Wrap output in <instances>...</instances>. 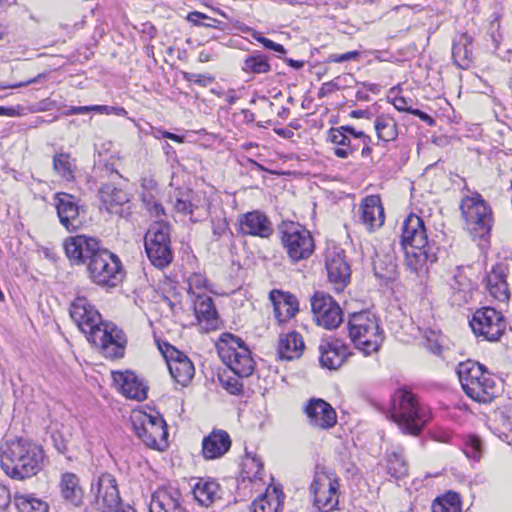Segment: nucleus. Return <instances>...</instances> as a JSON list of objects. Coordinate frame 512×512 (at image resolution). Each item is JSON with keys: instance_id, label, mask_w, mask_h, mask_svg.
Returning a JSON list of instances; mask_svg holds the SVG:
<instances>
[{"instance_id": "11", "label": "nucleus", "mask_w": 512, "mask_h": 512, "mask_svg": "<svg viewBox=\"0 0 512 512\" xmlns=\"http://www.w3.org/2000/svg\"><path fill=\"white\" fill-rule=\"evenodd\" d=\"M460 208L465 220V228L473 238H484L490 233L491 209L479 195L464 199Z\"/></svg>"}, {"instance_id": "19", "label": "nucleus", "mask_w": 512, "mask_h": 512, "mask_svg": "<svg viewBox=\"0 0 512 512\" xmlns=\"http://www.w3.org/2000/svg\"><path fill=\"white\" fill-rule=\"evenodd\" d=\"M326 270L328 280L337 292H341L349 283L351 270L340 248L333 247L326 251Z\"/></svg>"}, {"instance_id": "47", "label": "nucleus", "mask_w": 512, "mask_h": 512, "mask_svg": "<svg viewBox=\"0 0 512 512\" xmlns=\"http://www.w3.org/2000/svg\"><path fill=\"white\" fill-rule=\"evenodd\" d=\"M240 377H232L221 375L219 377L222 386L231 394L238 395L242 392L243 384L239 380Z\"/></svg>"}, {"instance_id": "61", "label": "nucleus", "mask_w": 512, "mask_h": 512, "mask_svg": "<svg viewBox=\"0 0 512 512\" xmlns=\"http://www.w3.org/2000/svg\"><path fill=\"white\" fill-rule=\"evenodd\" d=\"M88 112H90V106H73L65 112V115H79Z\"/></svg>"}, {"instance_id": "48", "label": "nucleus", "mask_w": 512, "mask_h": 512, "mask_svg": "<svg viewBox=\"0 0 512 512\" xmlns=\"http://www.w3.org/2000/svg\"><path fill=\"white\" fill-rule=\"evenodd\" d=\"M441 335L435 331H429L425 334V346L434 354L441 352Z\"/></svg>"}, {"instance_id": "41", "label": "nucleus", "mask_w": 512, "mask_h": 512, "mask_svg": "<svg viewBox=\"0 0 512 512\" xmlns=\"http://www.w3.org/2000/svg\"><path fill=\"white\" fill-rule=\"evenodd\" d=\"M281 507L280 495L275 488L253 502V512H280Z\"/></svg>"}, {"instance_id": "50", "label": "nucleus", "mask_w": 512, "mask_h": 512, "mask_svg": "<svg viewBox=\"0 0 512 512\" xmlns=\"http://www.w3.org/2000/svg\"><path fill=\"white\" fill-rule=\"evenodd\" d=\"M96 112L99 114H115L117 116H126L127 111L123 107H113L108 105H90V112Z\"/></svg>"}, {"instance_id": "40", "label": "nucleus", "mask_w": 512, "mask_h": 512, "mask_svg": "<svg viewBox=\"0 0 512 512\" xmlns=\"http://www.w3.org/2000/svg\"><path fill=\"white\" fill-rule=\"evenodd\" d=\"M472 38L463 34L459 41L453 44L452 55L457 64L461 67L468 66L472 58Z\"/></svg>"}, {"instance_id": "59", "label": "nucleus", "mask_w": 512, "mask_h": 512, "mask_svg": "<svg viewBox=\"0 0 512 512\" xmlns=\"http://www.w3.org/2000/svg\"><path fill=\"white\" fill-rule=\"evenodd\" d=\"M156 133H157V135H156L157 138H167V139L173 140L175 142H179V143H182L184 140L183 136H180V135L168 132V131L158 130Z\"/></svg>"}, {"instance_id": "36", "label": "nucleus", "mask_w": 512, "mask_h": 512, "mask_svg": "<svg viewBox=\"0 0 512 512\" xmlns=\"http://www.w3.org/2000/svg\"><path fill=\"white\" fill-rule=\"evenodd\" d=\"M193 495L201 506L209 507L220 498V486L215 481L201 479L195 484Z\"/></svg>"}, {"instance_id": "30", "label": "nucleus", "mask_w": 512, "mask_h": 512, "mask_svg": "<svg viewBox=\"0 0 512 512\" xmlns=\"http://www.w3.org/2000/svg\"><path fill=\"white\" fill-rule=\"evenodd\" d=\"M508 272V265L499 262L493 266L486 278V288L490 295L502 302L509 299V290L506 281Z\"/></svg>"}, {"instance_id": "4", "label": "nucleus", "mask_w": 512, "mask_h": 512, "mask_svg": "<svg viewBox=\"0 0 512 512\" xmlns=\"http://www.w3.org/2000/svg\"><path fill=\"white\" fill-rule=\"evenodd\" d=\"M347 327L351 341L365 355L377 352L384 341L379 319L369 311L351 314Z\"/></svg>"}, {"instance_id": "45", "label": "nucleus", "mask_w": 512, "mask_h": 512, "mask_svg": "<svg viewBox=\"0 0 512 512\" xmlns=\"http://www.w3.org/2000/svg\"><path fill=\"white\" fill-rule=\"evenodd\" d=\"M188 294L191 298H195L197 293H206L207 279L201 273H193L187 279Z\"/></svg>"}, {"instance_id": "33", "label": "nucleus", "mask_w": 512, "mask_h": 512, "mask_svg": "<svg viewBox=\"0 0 512 512\" xmlns=\"http://www.w3.org/2000/svg\"><path fill=\"white\" fill-rule=\"evenodd\" d=\"M99 198L102 207L108 213L117 215L123 214V206L129 202L127 193L111 184H105L100 188Z\"/></svg>"}, {"instance_id": "14", "label": "nucleus", "mask_w": 512, "mask_h": 512, "mask_svg": "<svg viewBox=\"0 0 512 512\" xmlns=\"http://www.w3.org/2000/svg\"><path fill=\"white\" fill-rule=\"evenodd\" d=\"M314 320L327 330L336 329L343 322V312L339 304L327 293L317 291L311 298Z\"/></svg>"}, {"instance_id": "63", "label": "nucleus", "mask_w": 512, "mask_h": 512, "mask_svg": "<svg viewBox=\"0 0 512 512\" xmlns=\"http://www.w3.org/2000/svg\"><path fill=\"white\" fill-rule=\"evenodd\" d=\"M34 512H49L48 503L34 498Z\"/></svg>"}, {"instance_id": "8", "label": "nucleus", "mask_w": 512, "mask_h": 512, "mask_svg": "<svg viewBox=\"0 0 512 512\" xmlns=\"http://www.w3.org/2000/svg\"><path fill=\"white\" fill-rule=\"evenodd\" d=\"M144 244L146 254L155 267L163 269L172 262L170 226L166 222L152 223L145 234Z\"/></svg>"}, {"instance_id": "24", "label": "nucleus", "mask_w": 512, "mask_h": 512, "mask_svg": "<svg viewBox=\"0 0 512 512\" xmlns=\"http://www.w3.org/2000/svg\"><path fill=\"white\" fill-rule=\"evenodd\" d=\"M359 219L370 232L383 225L385 216L379 196H367L362 201L359 206Z\"/></svg>"}, {"instance_id": "21", "label": "nucleus", "mask_w": 512, "mask_h": 512, "mask_svg": "<svg viewBox=\"0 0 512 512\" xmlns=\"http://www.w3.org/2000/svg\"><path fill=\"white\" fill-rule=\"evenodd\" d=\"M304 412L309 424L320 429H329L337 422V415L333 407L320 398H312L304 406Z\"/></svg>"}, {"instance_id": "1", "label": "nucleus", "mask_w": 512, "mask_h": 512, "mask_svg": "<svg viewBox=\"0 0 512 512\" xmlns=\"http://www.w3.org/2000/svg\"><path fill=\"white\" fill-rule=\"evenodd\" d=\"M70 316L87 340L106 358L123 357L127 338L114 323L104 322L98 310L83 296L70 305Z\"/></svg>"}, {"instance_id": "20", "label": "nucleus", "mask_w": 512, "mask_h": 512, "mask_svg": "<svg viewBox=\"0 0 512 512\" xmlns=\"http://www.w3.org/2000/svg\"><path fill=\"white\" fill-rule=\"evenodd\" d=\"M161 351L173 379L177 383L186 386L195 374V368L191 360L170 344H165V349H161Z\"/></svg>"}, {"instance_id": "13", "label": "nucleus", "mask_w": 512, "mask_h": 512, "mask_svg": "<svg viewBox=\"0 0 512 512\" xmlns=\"http://www.w3.org/2000/svg\"><path fill=\"white\" fill-rule=\"evenodd\" d=\"M93 505L101 512H112L121 504L118 484L114 476L102 473L91 482Z\"/></svg>"}, {"instance_id": "60", "label": "nucleus", "mask_w": 512, "mask_h": 512, "mask_svg": "<svg viewBox=\"0 0 512 512\" xmlns=\"http://www.w3.org/2000/svg\"><path fill=\"white\" fill-rule=\"evenodd\" d=\"M411 114L419 117L422 121L427 123L429 126L435 125L434 118H432L430 115H428L427 113H425L419 109H415L414 111H411Z\"/></svg>"}, {"instance_id": "52", "label": "nucleus", "mask_w": 512, "mask_h": 512, "mask_svg": "<svg viewBox=\"0 0 512 512\" xmlns=\"http://www.w3.org/2000/svg\"><path fill=\"white\" fill-rule=\"evenodd\" d=\"M253 36H254V38H255L258 42H260V43H261V44H262L266 49H269V50H272V51L278 52V53H280V54H285V53H286V50H285V48H284V46H283V45L278 44V43H276V42H274V41H272V40H270V39H268V38H266V37H263V36H261V35H256V34H254Z\"/></svg>"}, {"instance_id": "28", "label": "nucleus", "mask_w": 512, "mask_h": 512, "mask_svg": "<svg viewBox=\"0 0 512 512\" xmlns=\"http://www.w3.org/2000/svg\"><path fill=\"white\" fill-rule=\"evenodd\" d=\"M319 361L322 367L338 369L348 356V347L339 340L323 341L319 346Z\"/></svg>"}, {"instance_id": "64", "label": "nucleus", "mask_w": 512, "mask_h": 512, "mask_svg": "<svg viewBox=\"0 0 512 512\" xmlns=\"http://www.w3.org/2000/svg\"><path fill=\"white\" fill-rule=\"evenodd\" d=\"M201 24V26L207 28H220L221 22L208 16V18H204Z\"/></svg>"}, {"instance_id": "15", "label": "nucleus", "mask_w": 512, "mask_h": 512, "mask_svg": "<svg viewBox=\"0 0 512 512\" xmlns=\"http://www.w3.org/2000/svg\"><path fill=\"white\" fill-rule=\"evenodd\" d=\"M470 326L477 337L487 341H497L506 327L502 314L491 307L478 309L470 320Z\"/></svg>"}, {"instance_id": "35", "label": "nucleus", "mask_w": 512, "mask_h": 512, "mask_svg": "<svg viewBox=\"0 0 512 512\" xmlns=\"http://www.w3.org/2000/svg\"><path fill=\"white\" fill-rule=\"evenodd\" d=\"M205 199L191 189H179L174 196V208L183 214H192L195 209L202 207Z\"/></svg>"}, {"instance_id": "34", "label": "nucleus", "mask_w": 512, "mask_h": 512, "mask_svg": "<svg viewBox=\"0 0 512 512\" xmlns=\"http://www.w3.org/2000/svg\"><path fill=\"white\" fill-rule=\"evenodd\" d=\"M305 348L302 336L298 332H289L281 335L277 347V354L281 360L298 359Z\"/></svg>"}, {"instance_id": "38", "label": "nucleus", "mask_w": 512, "mask_h": 512, "mask_svg": "<svg viewBox=\"0 0 512 512\" xmlns=\"http://www.w3.org/2000/svg\"><path fill=\"white\" fill-rule=\"evenodd\" d=\"M374 128L379 140L384 142L393 141L397 138V124L388 115H380L374 121Z\"/></svg>"}, {"instance_id": "2", "label": "nucleus", "mask_w": 512, "mask_h": 512, "mask_svg": "<svg viewBox=\"0 0 512 512\" xmlns=\"http://www.w3.org/2000/svg\"><path fill=\"white\" fill-rule=\"evenodd\" d=\"M391 402V419L405 434L418 435L431 420L429 407L420 403L411 391L397 390Z\"/></svg>"}, {"instance_id": "31", "label": "nucleus", "mask_w": 512, "mask_h": 512, "mask_svg": "<svg viewBox=\"0 0 512 512\" xmlns=\"http://www.w3.org/2000/svg\"><path fill=\"white\" fill-rule=\"evenodd\" d=\"M58 487L61 497L67 504L74 507H79L83 504L84 489L81 486L78 475L72 472L62 473Z\"/></svg>"}, {"instance_id": "3", "label": "nucleus", "mask_w": 512, "mask_h": 512, "mask_svg": "<svg viewBox=\"0 0 512 512\" xmlns=\"http://www.w3.org/2000/svg\"><path fill=\"white\" fill-rule=\"evenodd\" d=\"M457 375L465 394L479 403H490L498 394V386L483 365L467 360L457 367Z\"/></svg>"}, {"instance_id": "17", "label": "nucleus", "mask_w": 512, "mask_h": 512, "mask_svg": "<svg viewBox=\"0 0 512 512\" xmlns=\"http://www.w3.org/2000/svg\"><path fill=\"white\" fill-rule=\"evenodd\" d=\"M329 140L339 145L335 149V155L340 158H346L352 153V140L363 142L361 155L369 157L371 155V138L362 131H356L352 126H341L339 128H331L328 132Z\"/></svg>"}, {"instance_id": "16", "label": "nucleus", "mask_w": 512, "mask_h": 512, "mask_svg": "<svg viewBox=\"0 0 512 512\" xmlns=\"http://www.w3.org/2000/svg\"><path fill=\"white\" fill-rule=\"evenodd\" d=\"M63 246L68 259L76 265H88L104 249L96 237L84 234L66 238Z\"/></svg>"}, {"instance_id": "62", "label": "nucleus", "mask_w": 512, "mask_h": 512, "mask_svg": "<svg viewBox=\"0 0 512 512\" xmlns=\"http://www.w3.org/2000/svg\"><path fill=\"white\" fill-rule=\"evenodd\" d=\"M249 465H251V467H253V468H256V471L254 472V476L258 477L263 468V465L260 462V460L253 457L245 463L246 467H248Z\"/></svg>"}, {"instance_id": "56", "label": "nucleus", "mask_w": 512, "mask_h": 512, "mask_svg": "<svg viewBox=\"0 0 512 512\" xmlns=\"http://www.w3.org/2000/svg\"><path fill=\"white\" fill-rule=\"evenodd\" d=\"M204 18H208V16L199 11H192L186 17L187 21L195 26H201V23L203 22L202 20H204Z\"/></svg>"}, {"instance_id": "22", "label": "nucleus", "mask_w": 512, "mask_h": 512, "mask_svg": "<svg viewBox=\"0 0 512 512\" xmlns=\"http://www.w3.org/2000/svg\"><path fill=\"white\" fill-rule=\"evenodd\" d=\"M428 236L422 218L410 214L403 222L401 234L402 247H428Z\"/></svg>"}, {"instance_id": "51", "label": "nucleus", "mask_w": 512, "mask_h": 512, "mask_svg": "<svg viewBox=\"0 0 512 512\" xmlns=\"http://www.w3.org/2000/svg\"><path fill=\"white\" fill-rule=\"evenodd\" d=\"M412 99L405 98L403 96H395L392 98L391 103L393 106L400 112H407L411 114V111H414L412 107Z\"/></svg>"}, {"instance_id": "23", "label": "nucleus", "mask_w": 512, "mask_h": 512, "mask_svg": "<svg viewBox=\"0 0 512 512\" xmlns=\"http://www.w3.org/2000/svg\"><path fill=\"white\" fill-rule=\"evenodd\" d=\"M240 231L244 235L268 238L272 232V223L260 211H251L239 216Z\"/></svg>"}, {"instance_id": "25", "label": "nucleus", "mask_w": 512, "mask_h": 512, "mask_svg": "<svg viewBox=\"0 0 512 512\" xmlns=\"http://www.w3.org/2000/svg\"><path fill=\"white\" fill-rule=\"evenodd\" d=\"M112 378L116 387L127 398L139 401L146 399L147 386L133 372L113 371Z\"/></svg>"}, {"instance_id": "26", "label": "nucleus", "mask_w": 512, "mask_h": 512, "mask_svg": "<svg viewBox=\"0 0 512 512\" xmlns=\"http://www.w3.org/2000/svg\"><path fill=\"white\" fill-rule=\"evenodd\" d=\"M149 512H183L181 493L173 487L158 489L152 495Z\"/></svg>"}, {"instance_id": "18", "label": "nucleus", "mask_w": 512, "mask_h": 512, "mask_svg": "<svg viewBox=\"0 0 512 512\" xmlns=\"http://www.w3.org/2000/svg\"><path fill=\"white\" fill-rule=\"evenodd\" d=\"M54 205L61 225L68 231L79 230L85 223V211L78 205L74 196L67 193H57Z\"/></svg>"}, {"instance_id": "55", "label": "nucleus", "mask_w": 512, "mask_h": 512, "mask_svg": "<svg viewBox=\"0 0 512 512\" xmlns=\"http://www.w3.org/2000/svg\"><path fill=\"white\" fill-rule=\"evenodd\" d=\"M338 78L329 82H325L322 84V86L319 89V97H326L330 95L331 93L339 90L341 86L337 82Z\"/></svg>"}, {"instance_id": "7", "label": "nucleus", "mask_w": 512, "mask_h": 512, "mask_svg": "<svg viewBox=\"0 0 512 512\" xmlns=\"http://www.w3.org/2000/svg\"><path fill=\"white\" fill-rule=\"evenodd\" d=\"M223 363L238 377H248L255 369V361L243 341L231 334H224L218 346Z\"/></svg>"}, {"instance_id": "53", "label": "nucleus", "mask_w": 512, "mask_h": 512, "mask_svg": "<svg viewBox=\"0 0 512 512\" xmlns=\"http://www.w3.org/2000/svg\"><path fill=\"white\" fill-rule=\"evenodd\" d=\"M34 475H36V470H42L46 464L48 463V460L45 457L44 451L41 447H34Z\"/></svg>"}, {"instance_id": "43", "label": "nucleus", "mask_w": 512, "mask_h": 512, "mask_svg": "<svg viewBox=\"0 0 512 512\" xmlns=\"http://www.w3.org/2000/svg\"><path fill=\"white\" fill-rule=\"evenodd\" d=\"M451 287L456 290L454 301L457 304L467 303L470 300L472 283L465 276L461 274L455 275Z\"/></svg>"}, {"instance_id": "12", "label": "nucleus", "mask_w": 512, "mask_h": 512, "mask_svg": "<svg viewBox=\"0 0 512 512\" xmlns=\"http://www.w3.org/2000/svg\"><path fill=\"white\" fill-rule=\"evenodd\" d=\"M87 271L90 279L101 286L115 287L123 277L119 258L105 248L89 261Z\"/></svg>"}, {"instance_id": "42", "label": "nucleus", "mask_w": 512, "mask_h": 512, "mask_svg": "<svg viewBox=\"0 0 512 512\" xmlns=\"http://www.w3.org/2000/svg\"><path fill=\"white\" fill-rule=\"evenodd\" d=\"M461 501L460 496L455 492H447L445 495L438 497L432 504V512H460Z\"/></svg>"}, {"instance_id": "54", "label": "nucleus", "mask_w": 512, "mask_h": 512, "mask_svg": "<svg viewBox=\"0 0 512 512\" xmlns=\"http://www.w3.org/2000/svg\"><path fill=\"white\" fill-rule=\"evenodd\" d=\"M360 56V52L358 51H349L343 54H331L329 56V61L334 63H342L346 61L355 60Z\"/></svg>"}, {"instance_id": "5", "label": "nucleus", "mask_w": 512, "mask_h": 512, "mask_svg": "<svg viewBox=\"0 0 512 512\" xmlns=\"http://www.w3.org/2000/svg\"><path fill=\"white\" fill-rule=\"evenodd\" d=\"M31 443L28 439L7 440L0 448V465L7 475L20 480L32 474Z\"/></svg>"}, {"instance_id": "37", "label": "nucleus", "mask_w": 512, "mask_h": 512, "mask_svg": "<svg viewBox=\"0 0 512 512\" xmlns=\"http://www.w3.org/2000/svg\"><path fill=\"white\" fill-rule=\"evenodd\" d=\"M407 267L415 273L420 272L430 259L429 246L424 248L402 247Z\"/></svg>"}, {"instance_id": "44", "label": "nucleus", "mask_w": 512, "mask_h": 512, "mask_svg": "<svg viewBox=\"0 0 512 512\" xmlns=\"http://www.w3.org/2000/svg\"><path fill=\"white\" fill-rule=\"evenodd\" d=\"M387 471L395 478H402L407 474V464L401 452L394 451L388 454Z\"/></svg>"}, {"instance_id": "27", "label": "nucleus", "mask_w": 512, "mask_h": 512, "mask_svg": "<svg viewBox=\"0 0 512 512\" xmlns=\"http://www.w3.org/2000/svg\"><path fill=\"white\" fill-rule=\"evenodd\" d=\"M194 305V312L199 325L205 331L214 330L218 326L217 311L213 300L206 293H197L195 298H191Z\"/></svg>"}, {"instance_id": "57", "label": "nucleus", "mask_w": 512, "mask_h": 512, "mask_svg": "<svg viewBox=\"0 0 512 512\" xmlns=\"http://www.w3.org/2000/svg\"><path fill=\"white\" fill-rule=\"evenodd\" d=\"M150 214L152 217L155 218V221L153 223H156L158 221H162V222H165L162 217L164 216V208L162 207L161 204H158V203H154L151 207H150Z\"/></svg>"}, {"instance_id": "6", "label": "nucleus", "mask_w": 512, "mask_h": 512, "mask_svg": "<svg viewBox=\"0 0 512 512\" xmlns=\"http://www.w3.org/2000/svg\"><path fill=\"white\" fill-rule=\"evenodd\" d=\"M281 245L292 263L307 260L315 250L310 231L296 222H283L278 226Z\"/></svg>"}, {"instance_id": "10", "label": "nucleus", "mask_w": 512, "mask_h": 512, "mask_svg": "<svg viewBox=\"0 0 512 512\" xmlns=\"http://www.w3.org/2000/svg\"><path fill=\"white\" fill-rule=\"evenodd\" d=\"M314 505L320 512H331L339 503V481L333 472L317 467L310 487Z\"/></svg>"}, {"instance_id": "49", "label": "nucleus", "mask_w": 512, "mask_h": 512, "mask_svg": "<svg viewBox=\"0 0 512 512\" xmlns=\"http://www.w3.org/2000/svg\"><path fill=\"white\" fill-rule=\"evenodd\" d=\"M14 504L19 512H32V496L16 492Z\"/></svg>"}, {"instance_id": "29", "label": "nucleus", "mask_w": 512, "mask_h": 512, "mask_svg": "<svg viewBox=\"0 0 512 512\" xmlns=\"http://www.w3.org/2000/svg\"><path fill=\"white\" fill-rule=\"evenodd\" d=\"M269 299L273 304L275 318L279 323H284L293 318L299 310L297 298L290 293L272 290Z\"/></svg>"}, {"instance_id": "58", "label": "nucleus", "mask_w": 512, "mask_h": 512, "mask_svg": "<svg viewBox=\"0 0 512 512\" xmlns=\"http://www.w3.org/2000/svg\"><path fill=\"white\" fill-rule=\"evenodd\" d=\"M10 495L5 486L0 485V512L3 511L9 504Z\"/></svg>"}, {"instance_id": "46", "label": "nucleus", "mask_w": 512, "mask_h": 512, "mask_svg": "<svg viewBox=\"0 0 512 512\" xmlns=\"http://www.w3.org/2000/svg\"><path fill=\"white\" fill-rule=\"evenodd\" d=\"M463 452L468 458L479 460L482 452L481 440L475 435H469L464 440Z\"/></svg>"}, {"instance_id": "9", "label": "nucleus", "mask_w": 512, "mask_h": 512, "mask_svg": "<svg viewBox=\"0 0 512 512\" xmlns=\"http://www.w3.org/2000/svg\"><path fill=\"white\" fill-rule=\"evenodd\" d=\"M133 430L143 443L156 450H164L167 446L166 422L158 414L134 411L131 414Z\"/></svg>"}, {"instance_id": "39", "label": "nucleus", "mask_w": 512, "mask_h": 512, "mask_svg": "<svg viewBox=\"0 0 512 512\" xmlns=\"http://www.w3.org/2000/svg\"><path fill=\"white\" fill-rule=\"evenodd\" d=\"M242 70L247 74H265L271 70V65L266 55L255 51L244 59Z\"/></svg>"}, {"instance_id": "32", "label": "nucleus", "mask_w": 512, "mask_h": 512, "mask_svg": "<svg viewBox=\"0 0 512 512\" xmlns=\"http://www.w3.org/2000/svg\"><path fill=\"white\" fill-rule=\"evenodd\" d=\"M231 447L229 434L223 430H214L202 442V453L205 459L222 457Z\"/></svg>"}]
</instances>
